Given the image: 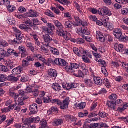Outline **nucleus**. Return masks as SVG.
Masks as SVG:
<instances>
[{"label":"nucleus","instance_id":"1","mask_svg":"<svg viewBox=\"0 0 128 128\" xmlns=\"http://www.w3.org/2000/svg\"><path fill=\"white\" fill-rule=\"evenodd\" d=\"M54 24L58 28L56 30L57 34L60 36H63L65 40H68V32L64 31V26L58 20H56L54 21Z\"/></svg>","mask_w":128,"mask_h":128},{"label":"nucleus","instance_id":"2","mask_svg":"<svg viewBox=\"0 0 128 128\" xmlns=\"http://www.w3.org/2000/svg\"><path fill=\"white\" fill-rule=\"evenodd\" d=\"M52 104H55L58 106H60V108L62 110H66L68 108V104H70V98L68 97L64 100L62 102L58 99H53L52 102Z\"/></svg>","mask_w":128,"mask_h":128},{"label":"nucleus","instance_id":"3","mask_svg":"<svg viewBox=\"0 0 128 128\" xmlns=\"http://www.w3.org/2000/svg\"><path fill=\"white\" fill-rule=\"evenodd\" d=\"M47 26H48V28H43L44 32H45L46 33L52 36H54V34L53 30H56V27L54 26V25L50 23H48L47 24Z\"/></svg>","mask_w":128,"mask_h":128},{"label":"nucleus","instance_id":"4","mask_svg":"<svg viewBox=\"0 0 128 128\" xmlns=\"http://www.w3.org/2000/svg\"><path fill=\"white\" fill-rule=\"evenodd\" d=\"M40 117L34 118L30 117L26 120L24 122V124H26L27 126H30V124H37L40 122Z\"/></svg>","mask_w":128,"mask_h":128},{"label":"nucleus","instance_id":"5","mask_svg":"<svg viewBox=\"0 0 128 128\" xmlns=\"http://www.w3.org/2000/svg\"><path fill=\"white\" fill-rule=\"evenodd\" d=\"M89 128H109L108 126L106 123H92L88 126Z\"/></svg>","mask_w":128,"mask_h":128},{"label":"nucleus","instance_id":"6","mask_svg":"<svg viewBox=\"0 0 128 128\" xmlns=\"http://www.w3.org/2000/svg\"><path fill=\"white\" fill-rule=\"evenodd\" d=\"M34 59L32 58V56H28L26 58H24L22 61V66L23 68H27L30 66V62H34Z\"/></svg>","mask_w":128,"mask_h":128},{"label":"nucleus","instance_id":"7","mask_svg":"<svg viewBox=\"0 0 128 128\" xmlns=\"http://www.w3.org/2000/svg\"><path fill=\"white\" fill-rule=\"evenodd\" d=\"M16 39L14 40V42L16 44H22V38H24V35H22V32L20 30H16Z\"/></svg>","mask_w":128,"mask_h":128},{"label":"nucleus","instance_id":"8","mask_svg":"<svg viewBox=\"0 0 128 128\" xmlns=\"http://www.w3.org/2000/svg\"><path fill=\"white\" fill-rule=\"evenodd\" d=\"M50 36V34H48L43 36V39L44 42L42 44H45L46 46H48V45L52 40V38Z\"/></svg>","mask_w":128,"mask_h":128},{"label":"nucleus","instance_id":"9","mask_svg":"<svg viewBox=\"0 0 128 128\" xmlns=\"http://www.w3.org/2000/svg\"><path fill=\"white\" fill-rule=\"evenodd\" d=\"M30 111L29 114H38V104H34L30 107Z\"/></svg>","mask_w":128,"mask_h":128},{"label":"nucleus","instance_id":"10","mask_svg":"<svg viewBox=\"0 0 128 128\" xmlns=\"http://www.w3.org/2000/svg\"><path fill=\"white\" fill-rule=\"evenodd\" d=\"M56 66H68V63L66 62V60L60 58H56Z\"/></svg>","mask_w":128,"mask_h":128},{"label":"nucleus","instance_id":"11","mask_svg":"<svg viewBox=\"0 0 128 128\" xmlns=\"http://www.w3.org/2000/svg\"><path fill=\"white\" fill-rule=\"evenodd\" d=\"M114 36H116V38H118V40H120L122 36V30L118 28L114 29Z\"/></svg>","mask_w":128,"mask_h":128},{"label":"nucleus","instance_id":"12","mask_svg":"<svg viewBox=\"0 0 128 128\" xmlns=\"http://www.w3.org/2000/svg\"><path fill=\"white\" fill-rule=\"evenodd\" d=\"M114 48L116 52H124V53L126 52V50H124V45L122 44H116L114 45Z\"/></svg>","mask_w":128,"mask_h":128},{"label":"nucleus","instance_id":"13","mask_svg":"<svg viewBox=\"0 0 128 128\" xmlns=\"http://www.w3.org/2000/svg\"><path fill=\"white\" fill-rule=\"evenodd\" d=\"M22 78V76L18 75L17 77H16L12 75H10L7 77V80L10 82H18L20 78Z\"/></svg>","mask_w":128,"mask_h":128},{"label":"nucleus","instance_id":"14","mask_svg":"<svg viewBox=\"0 0 128 128\" xmlns=\"http://www.w3.org/2000/svg\"><path fill=\"white\" fill-rule=\"evenodd\" d=\"M84 50L82 48H80L79 50L78 48H73V51L74 52V54L78 56H82Z\"/></svg>","mask_w":128,"mask_h":128},{"label":"nucleus","instance_id":"15","mask_svg":"<svg viewBox=\"0 0 128 128\" xmlns=\"http://www.w3.org/2000/svg\"><path fill=\"white\" fill-rule=\"evenodd\" d=\"M45 64L48 66H52V64H56V58L53 59L50 58L47 61L45 62Z\"/></svg>","mask_w":128,"mask_h":128},{"label":"nucleus","instance_id":"16","mask_svg":"<svg viewBox=\"0 0 128 128\" xmlns=\"http://www.w3.org/2000/svg\"><path fill=\"white\" fill-rule=\"evenodd\" d=\"M96 36L97 40H98L101 42H104V40H106V38H104V35H102V34L100 32H96Z\"/></svg>","mask_w":128,"mask_h":128},{"label":"nucleus","instance_id":"17","mask_svg":"<svg viewBox=\"0 0 128 128\" xmlns=\"http://www.w3.org/2000/svg\"><path fill=\"white\" fill-rule=\"evenodd\" d=\"M22 70H24V68H22V67L18 66L12 70V74H20Z\"/></svg>","mask_w":128,"mask_h":128},{"label":"nucleus","instance_id":"18","mask_svg":"<svg viewBox=\"0 0 128 128\" xmlns=\"http://www.w3.org/2000/svg\"><path fill=\"white\" fill-rule=\"evenodd\" d=\"M104 20H105L104 26H106L110 30H114V24L112 23H108V22H106V19L105 18L103 19Z\"/></svg>","mask_w":128,"mask_h":128},{"label":"nucleus","instance_id":"19","mask_svg":"<svg viewBox=\"0 0 128 128\" xmlns=\"http://www.w3.org/2000/svg\"><path fill=\"white\" fill-rule=\"evenodd\" d=\"M65 118L67 122H76V117L70 114L65 116Z\"/></svg>","mask_w":128,"mask_h":128},{"label":"nucleus","instance_id":"20","mask_svg":"<svg viewBox=\"0 0 128 128\" xmlns=\"http://www.w3.org/2000/svg\"><path fill=\"white\" fill-rule=\"evenodd\" d=\"M107 106H108V108H113L114 110H116V102L114 101H108L107 102Z\"/></svg>","mask_w":128,"mask_h":128},{"label":"nucleus","instance_id":"21","mask_svg":"<svg viewBox=\"0 0 128 128\" xmlns=\"http://www.w3.org/2000/svg\"><path fill=\"white\" fill-rule=\"evenodd\" d=\"M48 72L50 76H52L53 78L58 76V73H56V71L55 70L50 69L48 70Z\"/></svg>","mask_w":128,"mask_h":128},{"label":"nucleus","instance_id":"22","mask_svg":"<svg viewBox=\"0 0 128 128\" xmlns=\"http://www.w3.org/2000/svg\"><path fill=\"white\" fill-rule=\"evenodd\" d=\"M21 30H24V32H30L32 30V28L30 27H28L26 24H22L19 26Z\"/></svg>","mask_w":128,"mask_h":128},{"label":"nucleus","instance_id":"23","mask_svg":"<svg viewBox=\"0 0 128 128\" xmlns=\"http://www.w3.org/2000/svg\"><path fill=\"white\" fill-rule=\"evenodd\" d=\"M94 82L96 84H98V86H100V84H102L104 80L100 78L97 77L94 78Z\"/></svg>","mask_w":128,"mask_h":128},{"label":"nucleus","instance_id":"24","mask_svg":"<svg viewBox=\"0 0 128 128\" xmlns=\"http://www.w3.org/2000/svg\"><path fill=\"white\" fill-rule=\"evenodd\" d=\"M73 74L76 78H84V76L83 72L80 70H76Z\"/></svg>","mask_w":128,"mask_h":128},{"label":"nucleus","instance_id":"25","mask_svg":"<svg viewBox=\"0 0 128 128\" xmlns=\"http://www.w3.org/2000/svg\"><path fill=\"white\" fill-rule=\"evenodd\" d=\"M52 88L56 92H60L62 88L60 85L58 83L54 84L52 86Z\"/></svg>","mask_w":128,"mask_h":128},{"label":"nucleus","instance_id":"26","mask_svg":"<svg viewBox=\"0 0 128 128\" xmlns=\"http://www.w3.org/2000/svg\"><path fill=\"white\" fill-rule=\"evenodd\" d=\"M64 124V120L62 119L56 120L54 121V124L55 126H62Z\"/></svg>","mask_w":128,"mask_h":128},{"label":"nucleus","instance_id":"27","mask_svg":"<svg viewBox=\"0 0 128 128\" xmlns=\"http://www.w3.org/2000/svg\"><path fill=\"white\" fill-rule=\"evenodd\" d=\"M70 66L71 68H72V72H76V70L80 68V65L76 64H71Z\"/></svg>","mask_w":128,"mask_h":128},{"label":"nucleus","instance_id":"28","mask_svg":"<svg viewBox=\"0 0 128 128\" xmlns=\"http://www.w3.org/2000/svg\"><path fill=\"white\" fill-rule=\"evenodd\" d=\"M6 64L9 68H10V70H12L16 66L14 64V62H12V61L10 60H8L6 62H5Z\"/></svg>","mask_w":128,"mask_h":128},{"label":"nucleus","instance_id":"29","mask_svg":"<svg viewBox=\"0 0 128 128\" xmlns=\"http://www.w3.org/2000/svg\"><path fill=\"white\" fill-rule=\"evenodd\" d=\"M40 124L41 126L40 128H48V122H46V120L44 119L41 120Z\"/></svg>","mask_w":128,"mask_h":128},{"label":"nucleus","instance_id":"30","mask_svg":"<svg viewBox=\"0 0 128 128\" xmlns=\"http://www.w3.org/2000/svg\"><path fill=\"white\" fill-rule=\"evenodd\" d=\"M0 56H2V58H8V52L4 51V49L0 50Z\"/></svg>","mask_w":128,"mask_h":128},{"label":"nucleus","instance_id":"31","mask_svg":"<svg viewBox=\"0 0 128 128\" xmlns=\"http://www.w3.org/2000/svg\"><path fill=\"white\" fill-rule=\"evenodd\" d=\"M78 88V84H76L72 83L68 85L66 90H72V88Z\"/></svg>","mask_w":128,"mask_h":128},{"label":"nucleus","instance_id":"32","mask_svg":"<svg viewBox=\"0 0 128 128\" xmlns=\"http://www.w3.org/2000/svg\"><path fill=\"white\" fill-rule=\"evenodd\" d=\"M88 116V112L85 110L84 112H80L78 114L79 118H84V116Z\"/></svg>","mask_w":128,"mask_h":128},{"label":"nucleus","instance_id":"33","mask_svg":"<svg viewBox=\"0 0 128 128\" xmlns=\"http://www.w3.org/2000/svg\"><path fill=\"white\" fill-rule=\"evenodd\" d=\"M112 12H110V10L108 9V8L106 7H104V16H112Z\"/></svg>","mask_w":128,"mask_h":128},{"label":"nucleus","instance_id":"34","mask_svg":"<svg viewBox=\"0 0 128 128\" xmlns=\"http://www.w3.org/2000/svg\"><path fill=\"white\" fill-rule=\"evenodd\" d=\"M82 59L83 62H85L86 64H92V62L90 60L88 56H86V55H83L82 56Z\"/></svg>","mask_w":128,"mask_h":128},{"label":"nucleus","instance_id":"35","mask_svg":"<svg viewBox=\"0 0 128 128\" xmlns=\"http://www.w3.org/2000/svg\"><path fill=\"white\" fill-rule=\"evenodd\" d=\"M84 83L86 86H88L89 88H92V81L91 80L86 79L84 80Z\"/></svg>","mask_w":128,"mask_h":128},{"label":"nucleus","instance_id":"36","mask_svg":"<svg viewBox=\"0 0 128 128\" xmlns=\"http://www.w3.org/2000/svg\"><path fill=\"white\" fill-rule=\"evenodd\" d=\"M28 80H30L28 76L25 74L22 76L20 82H28Z\"/></svg>","mask_w":128,"mask_h":128},{"label":"nucleus","instance_id":"37","mask_svg":"<svg viewBox=\"0 0 128 128\" xmlns=\"http://www.w3.org/2000/svg\"><path fill=\"white\" fill-rule=\"evenodd\" d=\"M2 114H6L10 112V107L4 108L0 110Z\"/></svg>","mask_w":128,"mask_h":128},{"label":"nucleus","instance_id":"38","mask_svg":"<svg viewBox=\"0 0 128 128\" xmlns=\"http://www.w3.org/2000/svg\"><path fill=\"white\" fill-rule=\"evenodd\" d=\"M72 23L70 21H67L65 22L64 26L66 28H72Z\"/></svg>","mask_w":128,"mask_h":128},{"label":"nucleus","instance_id":"39","mask_svg":"<svg viewBox=\"0 0 128 128\" xmlns=\"http://www.w3.org/2000/svg\"><path fill=\"white\" fill-rule=\"evenodd\" d=\"M44 104H49L52 102V97H46V98H44Z\"/></svg>","mask_w":128,"mask_h":128},{"label":"nucleus","instance_id":"40","mask_svg":"<svg viewBox=\"0 0 128 128\" xmlns=\"http://www.w3.org/2000/svg\"><path fill=\"white\" fill-rule=\"evenodd\" d=\"M98 114L100 118H106L108 116V113L102 112H100Z\"/></svg>","mask_w":128,"mask_h":128},{"label":"nucleus","instance_id":"41","mask_svg":"<svg viewBox=\"0 0 128 128\" xmlns=\"http://www.w3.org/2000/svg\"><path fill=\"white\" fill-rule=\"evenodd\" d=\"M81 32L86 36H90V32L89 30L84 28L81 30Z\"/></svg>","mask_w":128,"mask_h":128},{"label":"nucleus","instance_id":"42","mask_svg":"<svg viewBox=\"0 0 128 128\" xmlns=\"http://www.w3.org/2000/svg\"><path fill=\"white\" fill-rule=\"evenodd\" d=\"M50 51L53 54H55L56 56H58L60 54V52H58V49L55 48H52L50 49Z\"/></svg>","mask_w":128,"mask_h":128},{"label":"nucleus","instance_id":"43","mask_svg":"<svg viewBox=\"0 0 128 128\" xmlns=\"http://www.w3.org/2000/svg\"><path fill=\"white\" fill-rule=\"evenodd\" d=\"M28 14L29 18H36V16H38V14L32 10H30V12H28Z\"/></svg>","mask_w":128,"mask_h":128},{"label":"nucleus","instance_id":"44","mask_svg":"<svg viewBox=\"0 0 128 128\" xmlns=\"http://www.w3.org/2000/svg\"><path fill=\"white\" fill-rule=\"evenodd\" d=\"M18 106H24V98L22 97H20L18 99Z\"/></svg>","mask_w":128,"mask_h":128},{"label":"nucleus","instance_id":"45","mask_svg":"<svg viewBox=\"0 0 128 128\" xmlns=\"http://www.w3.org/2000/svg\"><path fill=\"white\" fill-rule=\"evenodd\" d=\"M104 84H105L106 86L109 88L110 86V82H108V79H104L103 80V83Z\"/></svg>","mask_w":128,"mask_h":128},{"label":"nucleus","instance_id":"46","mask_svg":"<svg viewBox=\"0 0 128 128\" xmlns=\"http://www.w3.org/2000/svg\"><path fill=\"white\" fill-rule=\"evenodd\" d=\"M8 10L10 12H14V10H16V8L14 6L10 5L9 7H8Z\"/></svg>","mask_w":128,"mask_h":128},{"label":"nucleus","instance_id":"47","mask_svg":"<svg viewBox=\"0 0 128 128\" xmlns=\"http://www.w3.org/2000/svg\"><path fill=\"white\" fill-rule=\"evenodd\" d=\"M24 22L26 24H28V26H30L32 24V22L30 18L25 20Z\"/></svg>","mask_w":128,"mask_h":128},{"label":"nucleus","instance_id":"48","mask_svg":"<svg viewBox=\"0 0 128 128\" xmlns=\"http://www.w3.org/2000/svg\"><path fill=\"white\" fill-rule=\"evenodd\" d=\"M32 24L35 26H40V22L38 20V18H34L32 20Z\"/></svg>","mask_w":128,"mask_h":128},{"label":"nucleus","instance_id":"49","mask_svg":"<svg viewBox=\"0 0 128 128\" xmlns=\"http://www.w3.org/2000/svg\"><path fill=\"white\" fill-rule=\"evenodd\" d=\"M10 96H12V98H14L15 100H16L18 96H20V95L18 94H16L15 92H10Z\"/></svg>","mask_w":128,"mask_h":128},{"label":"nucleus","instance_id":"50","mask_svg":"<svg viewBox=\"0 0 128 128\" xmlns=\"http://www.w3.org/2000/svg\"><path fill=\"white\" fill-rule=\"evenodd\" d=\"M26 46L29 48H30L32 52H34V47L32 43H28L26 44Z\"/></svg>","mask_w":128,"mask_h":128},{"label":"nucleus","instance_id":"51","mask_svg":"<svg viewBox=\"0 0 128 128\" xmlns=\"http://www.w3.org/2000/svg\"><path fill=\"white\" fill-rule=\"evenodd\" d=\"M98 13L99 14H100V16H104V7L103 8H100L98 10Z\"/></svg>","mask_w":128,"mask_h":128},{"label":"nucleus","instance_id":"52","mask_svg":"<svg viewBox=\"0 0 128 128\" xmlns=\"http://www.w3.org/2000/svg\"><path fill=\"white\" fill-rule=\"evenodd\" d=\"M78 106L80 110H84V108H86V102L81 103L80 104H78Z\"/></svg>","mask_w":128,"mask_h":128},{"label":"nucleus","instance_id":"53","mask_svg":"<svg viewBox=\"0 0 128 128\" xmlns=\"http://www.w3.org/2000/svg\"><path fill=\"white\" fill-rule=\"evenodd\" d=\"M39 92H38V88L33 90L32 91V93L34 96H38Z\"/></svg>","mask_w":128,"mask_h":128},{"label":"nucleus","instance_id":"54","mask_svg":"<svg viewBox=\"0 0 128 128\" xmlns=\"http://www.w3.org/2000/svg\"><path fill=\"white\" fill-rule=\"evenodd\" d=\"M75 20L76 22L78 24H79V26L82 24V20L80 18V17L78 16H75L74 17Z\"/></svg>","mask_w":128,"mask_h":128},{"label":"nucleus","instance_id":"55","mask_svg":"<svg viewBox=\"0 0 128 128\" xmlns=\"http://www.w3.org/2000/svg\"><path fill=\"white\" fill-rule=\"evenodd\" d=\"M101 70L104 76H108V70H106V66L102 67L101 68Z\"/></svg>","mask_w":128,"mask_h":128},{"label":"nucleus","instance_id":"56","mask_svg":"<svg viewBox=\"0 0 128 128\" xmlns=\"http://www.w3.org/2000/svg\"><path fill=\"white\" fill-rule=\"evenodd\" d=\"M51 10L53 12H55V14H60V10H58L54 7H52Z\"/></svg>","mask_w":128,"mask_h":128},{"label":"nucleus","instance_id":"57","mask_svg":"<svg viewBox=\"0 0 128 128\" xmlns=\"http://www.w3.org/2000/svg\"><path fill=\"white\" fill-rule=\"evenodd\" d=\"M98 116V114L96 112H94L90 113L88 116L90 118H94V116Z\"/></svg>","mask_w":128,"mask_h":128},{"label":"nucleus","instance_id":"58","mask_svg":"<svg viewBox=\"0 0 128 128\" xmlns=\"http://www.w3.org/2000/svg\"><path fill=\"white\" fill-rule=\"evenodd\" d=\"M28 56V51H24V52H22L21 53V58H26Z\"/></svg>","mask_w":128,"mask_h":128},{"label":"nucleus","instance_id":"59","mask_svg":"<svg viewBox=\"0 0 128 128\" xmlns=\"http://www.w3.org/2000/svg\"><path fill=\"white\" fill-rule=\"evenodd\" d=\"M18 10L21 14H24V12H26V8L22 6L19 8Z\"/></svg>","mask_w":128,"mask_h":128},{"label":"nucleus","instance_id":"60","mask_svg":"<svg viewBox=\"0 0 128 128\" xmlns=\"http://www.w3.org/2000/svg\"><path fill=\"white\" fill-rule=\"evenodd\" d=\"M18 50L20 52H24L26 51V47H24L22 46H21L18 48Z\"/></svg>","mask_w":128,"mask_h":128},{"label":"nucleus","instance_id":"61","mask_svg":"<svg viewBox=\"0 0 128 128\" xmlns=\"http://www.w3.org/2000/svg\"><path fill=\"white\" fill-rule=\"evenodd\" d=\"M76 42L78 44H84V40L82 38H79L77 40Z\"/></svg>","mask_w":128,"mask_h":128},{"label":"nucleus","instance_id":"62","mask_svg":"<svg viewBox=\"0 0 128 128\" xmlns=\"http://www.w3.org/2000/svg\"><path fill=\"white\" fill-rule=\"evenodd\" d=\"M119 40L120 42H126V40H128V37L126 36H125L124 37V36H121L120 38H119Z\"/></svg>","mask_w":128,"mask_h":128},{"label":"nucleus","instance_id":"63","mask_svg":"<svg viewBox=\"0 0 128 128\" xmlns=\"http://www.w3.org/2000/svg\"><path fill=\"white\" fill-rule=\"evenodd\" d=\"M122 14L126 16L127 14H128V9L127 8H123L121 11Z\"/></svg>","mask_w":128,"mask_h":128},{"label":"nucleus","instance_id":"64","mask_svg":"<svg viewBox=\"0 0 128 128\" xmlns=\"http://www.w3.org/2000/svg\"><path fill=\"white\" fill-rule=\"evenodd\" d=\"M1 70L4 72H8V68L6 66H1Z\"/></svg>","mask_w":128,"mask_h":128}]
</instances>
